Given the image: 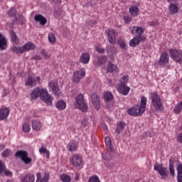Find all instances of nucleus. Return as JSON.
Here are the masks:
<instances>
[{
	"label": "nucleus",
	"instance_id": "1",
	"mask_svg": "<svg viewBox=\"0 0 182 182\" xmlns=\"http://www.w3.org/2000/svg\"><path fill=\"white\" fill-rule=\"evenodd\" d=\"M38 97H41V100L48 106H50L53 102L52 95L48 93V90L41 87H36L31 91V98L32 100H36Z\"/></svg>",
	"mask_w": 182,
	"mask_h": 182
},
{
	"label": "nucleus",
	"instance_id": "2",
	"mask_svg": "<svg viewBox=\"0 0 182 182\" xmlns=\"http://www.w3.org/2000/svg\"><path fill=\"white\" fill-rule=\"evenodd\" d=\"M147 105V99L145 97H142L141 99L140 106L138 105L129 108L127 110L129 116H141L144 112H146V106Z\"/></svg>",
	"mask_w": 182,
	"mask_h": 182
},
{
	"label": "nucleus",
	"instance_id": "3",
	"mask_svg": "<svg viewBox=\"0 0 182 182\" xmlns=\"http://www.w3.org/2000/svg\"><path fill=\"white\" fill-rule=\"evenodd\" d=\"M151 99L152 101V105L156 112L164 110V107H163V102H161V98H160V95H157V92L152 93Z\"/></svg>",
	"mask_w": 182,
	"mask_h": 182
},
{
	"label": "nucleus",
	"instance_id": "4",
	"mask_svg": "<svg viewBox=\"0 0 182 182\" xmlns=\"http://www.w3.org/2000/svg\"><path fill=\"white\" fill-rule=\"evenodd\" d=\"M75 106L77 109L82 110V112H87V105L85 101L83 95L80 94L76 97Z\"/></svg>",
	"mask_w": 182,
	"mask_h": 182
},
{
	"label": "nucleus",
	"instance_id": "5",
	"mask_svg": "<svg viewBox=\"0 0 182 182\" xmlns=\"http://www.w3.org/2000/svg\"><path fill=\"white\" fill-rule=\"evenodd\" d=\"M154 170L159 172L162 180H166V178H167L168 176V169H167V168L163 167L161 165L156 163L154 165Z\"/></svg>",
	"mask_w": 182,
	"mask_h": 182
},
{
	"label": "nucleus",
	"instance_id": "6",
	"mask_svg": "<svg viewBox=\"0 0 182 182\" xmlns=\"http://www.w3.org/2000/svg\"><path fill=\"white\" fill-rule=\"evenodd\" d=\"M171 59L176 63H182V51L181 50L171 49L169 50Z\"/></svg>",
	"mask_w": 182,
	"mask_h": 182
},
{
	"label": "nucleus",
	"instance_id": "7",
	"mask_svg": "<svg viewBox=\"0 0 182 182\" xmlns=\"http://www.w3.org/2000/svg\"><path fill=\"white\" fill-rule=\"evenodd\" d=\"M16 157H19L25 163V164H29L32 162V159L28 157V152L25 151H17L15 154Z\"/></svg>",
	"mask_w": 182,
	"mask_h": 182
},
{
	"label": "nucleus",
	"instance_id": "8",
	"mask_svg": "<svg viewBox=\"0 0 182 182\" xmlns=\"http://www.w3.org/2000/svg\"><path fill=\"white\" fill-rule=\"evenodd\" d=\"M48 87L55 96H60V89H59L58 82H56L55 80L50 81L48 83Z\"/></svg>",
	"mask_w": 182,
	"mask_h": 182
},
{
	"label": "nucleus",
	"instance_id": "9",
	"mask_svg": "<svg viewBox=\"0 0 182 182\" xmlns=\"http://www.w3.org/2000/svg\"><path fill=\"white\" fill-rule=\"evenodd\" d=\"M140 42H146V36H136L133 39L129 41V46L134 48L140 44Z\"/></svg>",
	"mask_w": 182,
	"mask_h": 182
},
{
	"label": "nucleus",
	"instance_id": "10",
	"mask_svg": "<svg viewBox=\"0 0 182 182\" xmlns=\"http://www.w3.org/2000/svg\"><path fill=\"white\" fill-rule=\"evenodd\" d=\"M41 82V77L38 76L36 77H28L26 81L25 85L30 86L31 87H33L36 86L38 84L39 85Z\"/></svg>",
	"mask_w": 182,
	"mask_h": 182
},
{
	"label": "nucleus",
	"instance_id": "11",
	"mask_svg": "<svg viewBox=\"0 0 182 182\" xmlns=\"http://www.w3.org/2000/svg\"><path fill=\"white\" fill-rule=\"evenodd\" d=\"M106 33L108 36V42L112 45H116V38L117 36V33L116 31L113 30V28H109Z\"/></svg>",
	"mask_w": 182,
	"mask_h": 182
},
{
	"label": "nucleus",
	"instance_id": "12",
	"mask_svg": "<svg viewBox=\"0 0 182 182\" xmlns=\"http://www.w3.org/2000/svg\"><path fill=\"white\" fill-rule=\"evenodd\" d=\"M85 75H86V73L85 72V70H83V68L75 71L73 73V82L79 83V82H80V79H82V77H83Z\"/></svg>",
	"mask_w": 182,
	"mask_h": 182
},
{
	"label": "nucleus",
	"instance_id": "13",
	"mask_svg": "<svg viewBox=\"0 0 182 182\" xmlns=\"http://www.w3.org/2000/svg\"><path fill=\"white\" fill-rule=\"evenodd\" d=\"M168 60H170L168 53H167L166 52H164L161 55L160 59L158 61V65H159V66H166V65H167V63H168Z\"/></svg>",
	"mask_w": 182,
	"mask_h": 182
},
{
	"label": "nucleus",
	"instance_id": "14",
	"mask_svg": "<svg viewBox=\"0 0 182 182\" xmlns=\"http://www.w3.org/2000/svg\"><path fill=\"white\" fill-rule=\"evenodd\" d=\"M92 102L94 105L95 109L99 110L100 109V96L97 93H93L91 95Z\"/></svg>",
	"mask_w": 182,
	"mask_h": 182
},
{
	"label": "nucleus",
	"instance_id": "15",
	"mask_svg": "<svg viewBox=\"0 0 182 182\" xmlns=\"http://www.w3.org/2000/svg\"><path fill=\"white\" fill-rule=\"evenodd\" d=\"M71 163L74 167H80L83 163V159L78 154H75L72 158Z\"/></svg>",
	"mask_w": 182,
	"mask_h": 182
},
{
	"label": "nucleus",
	"instance_id": "16",
	"mask_svg": "<svg viewBox=\"0 0 182 182\" xmlns=\"http://www.w3.org/2000/svg\"><path fill=\"white\" fill-rule=\"evenodd\" d=\"M129 29L131 30V33H137L136 36H143V35L141 34L144 33V30L143 29L142 27L140 26H132L130 27Z\"/></svg>",
	"mask_w": 182,
	"mask_h": 182
},
{
	"label": "nucleus",
	"instance_id": "17",
	"mask_svg": "<svg viewBox=\"0 0 182 182\" xmlns=\"http://www.w3.org/2000/svg\"><path fill=\"white\" fill-rule=\"evenodd\" d=\"M11 109L9 107H2L1 109V120H6L8 119V116H9V112Z\"/></svg>",
	"mask_w": 182,
	"mask_h": 182
},
{
	"label": "nucleus",
	"instance_id": "18",
	"mask_svg": "<svg viewBox=\"0 0 182 182\" xmlns=\"http://www.w3.org/2000/svg\"><path fill=\"white\" fill-rule=\"evenodd\" d=\"M106 51H107V55H109V56H114V55H117V53L116 47H114V46H112V45H108L106 47Z\"/></svg>",
	"mask_w": 182,
	"mask_h": 182
},
{
	"label": "nucleus",
	"instance_id": "19",
	"mask_svg": "<svg viewBox=\"0 0 182 182\" xmlns=\"http://www.w3.org/2000/svg\"><path fill=\"white\" fill-rule=\"evenodd\" d=\"M34 19L36 22H40V25L42 26H45V25H46V22H48L46 18L42 16V14L36 15Z\"/></svg>",
	"mask_w": 182,
	"mask_h": 182
},
{
	"label": "nucleus",
	"instance_id": "20",
	"mask_svg": "<svg viewBox=\"0 0 182 182\" xmlns=\"http://www.w3.org/2000/svg\"><path fill=\"white\" fill-rule=\"evenodd\" d=\"M118 92L122 95L127 96V95H129V92H130V87H127V85H119Z\"/></svg>",
	"mask_w": 182,
	"mask_h": 182
},
{
	"label": "nucleus",
	"instance_id": "21",
	"mask_svg": "<svg viewBox=\"0 0 182 182\" xmlns=\"http://www.w3.org/2000/svg\"><path fill=\"white\" fill-rule=\"evenodd\" d=\"M37 180L36 182H48L49 181V173H45V176L42 178V174L41 173H38L36 174Z\"/></svg>",
	"mask_w": 182,
	"mask_h": 182
},
{
	"label": "nucleus",
	"instance_id": "22",
	"mask_svg": "<svg viewBox=\"0 0 182 182\" xmlns=\"http://www.w3.org/2000/svg\"><path fill=\"white\" fill-rule=\"evenodd\" d=\"M80 60L85 65L89 63V61L90 60V55H89V53H82L80 58Z\"/></svg>",
	"mask_w": 182,
	"mask_h": 182
},
{
	"label": "nucleus",
	"instance_id": "23",
	"mask_svg": "<svg viewBox=\"0 0 182 182\" xmlns=\"http://www.w3.org/2000/svg\"><path fill=\"white\" fill-rule=\"evenodd\" d=\"M36 46L32 42H28L23 46V52H28V50H33Z\"/></svg>",
	"mask_w": 182,
	"mask_h": 182
},
{
	"label": "nucleus",
	"instance_id": "24",
	"mask_svg": "<svg viewBox=\"0 0 182 182\" xmlns=\"http://www.w3.org/2000/svg\"><path fill=\"white\" fill-rule=\"evenodd\" d=\"M1 174H5L8 177H12V172L6 168H5V164L1 163Z\"/></svg>",
	"mask_w": 182,
	"mask_h": 182
},
{
	"label": "nucleus",
	"instance_id": "25",
	"mask_svg": "<svg viewBox=\"0 0 182 182\" xmlns=\"http://www.w3.org/2000/svg\"><path fill=\"white\" fill-rule=\"evenodd\" d=\"M10 36H11V41L16 45H18L19 43V38H18V36L16 35V33L14 31H10Z\"/></svg>",
	"mask_w": 182,
	"mask_h": 182
},
{
	"label": "nucleus",
	"instance_id": "26",
	"mask_svg": "<svg viewBox=\"0 0 182 182\" xmlns=\"http://www.w3.org/2000/svg\"><path fill=\"white\" fill-rule=\"evenodd\" d=\"M8 48V42L6 38L2 34L1 35V50H5Z\"/></svg>",
	"mask_w": 182,
	"mask_h": 182
},
{
	"label": "nucleus",
	"instance_id": "27",
	"mask_svg": "<svg viewBox=\"0 0 182 182\" xmlns=\"http://www.w3.org/2000/svg\"><path fill=\"white\" fill-rule=\"evenodd\" d=\"M21 182H35V176L32 174H26L21 179Z\"/></svg>",
	"mask_w": 182,
	"mask_h": 182
},
{
	"label": "nucleus",
	"instance_id": "28",
	"mask_svg": "<svg viewBox=\"0 0 182 182\" xmlns=\"http://www.w3.org/2000/svg\"><path fill=\"white\" fill-rule=\"evenodd\" d=\"M168 9L170 14H173L174 15L178 12V5L171 3Z\"/></svg>",
	"mask_w": 182,
	"mask_h": 182
},
{
	"label": "nucleus",
	"instance_id": "29",
	"mask_svg": "<svg viewBox=\"0 0 182 182\" xmlns=\"http://www.w3.org/2000/svg\"><path fill=\"white\" fill-rule=\"evenodd\" d=\"M105 141L107 149H109V150H110L111 151H114V148L113 147V145H112V139H110V137L109 136L105 137Z\"/></svg>",
	"mask_w": 182,
	"mask_h": 182
},
{
	"label": "nucleus",
	"instance_id": "30",
	"mask_svg": "<svg viewBox=\"0 0 182 182\" xmlns=\"http://www.w3.org/2000/svg\"><path fill=\"white\" fill-rule=\"evenodd\" d=\"M129 12L132 16H137V15H139V8L132 6L129 8Z\"/></svg>",
	"mask_w": 182,
	"mask_h": 182
},
{
	"label": "nucleus",
	"instance_id": "31",
	"mask_svg": "<svg viewBox=\"0 0 182 182\" xmlns=\"http://www.w3.org/2000/svg\"><path fill=\"white\" fill-rule=\"evenodd\" d=\"M112 158H113V154H112V152L104 151L102 153L103 160H105L106 161H109V160H112Z\"/></svg>",
	"mask_w": 182,
	"mask_h": 182
},
{
	"label": "nucleus",
	"instance_id": "32",
	"mask_svg": "<svg viewBox=\"0 0 182 182\" xmlns=\"http://www.w3.org/2000/svg\"><path fill=\"white\" fill-rule=\"evenodd\" d=\"M32 127L33 130H36V132H39V130H41V127H42V125L41 124V122H39V121L33 120Z\"/></svg>",
	"mask_w": 182,
	"mask_h": 182
},
{
	"label": "nucleus",
	"instance_id": "33",
	"mask_svg": "<svg viewBox=\"0 0 182 182\" xmlns=\"http://www.w3.org/2000/svg\"><path fill=\"white\" fill-rule=\"evenodd\" d=\"M117 43L122 50H124V49H126V47L127 46V45L126 44V41H124V39H123V38L122 37L118 38Z\"/></svg>",
	"mask_w": 182,
	"mask_h": 182
},
{
	"label": "nucleus",
	"instance_id": "34",
	"mask_svg": "<svg viewBox=\"0 0 182 182\" xmlns=\"http://www.w3.org/2000/svg\"><path fill=\"white\" fill-rule=\"evenodd\" d=\"M107 62V57L106 55H102L98 58L97 66H102V65H105Z\"/></svg>",
	"mask_w": 182,
	"mask_h": 182
},
{
	"label": "nucleus",
	"instance_id": "35",
	"mask_svg": "<svg viewBox=\"0 0 182 182\" xmlns=\"http://www.w3.org/2000/svg\"><path fill=\"white\" fill-rule=\"evenodd\" d=\"M55 106L58 110H63L64 109H66V102L63 100H59L56 103Z\"/></svg>",
	"mask_w": 182,
	"mask_h": 182
},
{
	"label": "nucleus",
	"instance_id": "36",
	"mask_svg": "<svg viewBox=\"0 0 182 182\" xmlns=\"http://www.w3.org/2000/svg\"><path fill=\"white\" fill-rule=\"evenodd\" d=\"M125 126L124 123L119 122L117 125L116 133H117V134H120V133L124 129Z\"/></svg>",
	"mask_w": 182,
	"mask_h": 182
},
{
	"label": "nucleus",
	"instance_id": "37",
	"mask_svg": "<svg viewBox=\"0 0 182 182\" xmlns=\"http://www.w3.org/2000/svg\"><path fill=\"white\" fill-rule=\"evenodd\" d=\"M11 50L12 52H15L16 53H23V47H16L15 46H13V47H11Z\"/></svg>",
	"mask_w": 182,
	"mask_h": 182
},
{
	"label": "nucleus",
	"instance_id": "38",
	"mask_svg": "<svg viewBox=\"0 0 182 182\" xmlns=\"http://www.w3.org/2000/svg\"><path fill=\"white\" fill-rule=\"evenodd\" d=\"M108 72H116V70H117V65H113V63H108Z\"/></svg>",
	"mask_w": 182,
	"mask_h": 182
},
{
	"label": "nucleus",
	"instance_id": "39",
	"mask_svg": "<svg viewBox=\"0 0 182 182\" xmlns=\"http://www.w3.org/2000/svg\"><path fill=\"white\" fill-rule=\"evenodd\" d=\"M16 22L18 23V25H23L25 24L26 20L25 18L22 16H20L19 17L16 18L15 17Z\"/></svg>",
	"mask_w": 182,
	"mask_h": 182
},
{
	"label": "nucleus",
	"instance_id": "40",
	"mask_svg": "<svg viewBox=\"0 0 182 182\" xmlns=\"http://www.w3.org/2000/svg\"><path fill=\"white\" fill-rule=\"evenodd\" d=\"M104 99L105 102H110L113 99V95L107 92L104 94Z\"/></svg>",
	"mask_w": 182,
	"mask_h": 182
},
{
	"label": "nucleus",
	"instance_id": "41",
	"mask_svg": "<svg viewBox=\"0 0 182 182\" xmlns=\"http://www.w3.org/2000/svg\"><path fill=\"white\" fill-rule=\"evenodd\" d=\"M69 151H75L76 149H77V145H76V142H71L68 145Z\"/></svg>",
	"mask_w": 182,
	"mask_h": 182
},
{
	"label": "nucleus",
	"instance_id": "42",
	"mask_svg": "<svg viewBox=\"0 0 182 182\" xmlns=\"http://www.w3.org/2000/svg\"><path fill=\"white\" fill-rule=\"evenodd\" d=\"M22 129L24 133H28V132H31V124L29 123H24Z\"/></svg>",
	"mask_w": 182,
	"mask_h": 182
},
{
	"label": "nucleus",
	"instance_id": "43",
	"mask_svg": "<svg viewBox=\"0 0 182 182\" xmlns=\"http://www.w3.org/2000/svg\"><path fill=\"white\" fill-rule=\"evenodd\" d=\"M48 41L51 43H55L56 42V37L53 33H50L48 34Z\"/></svg>",
	"mask_w": 182,
	"mask_h": 182
},
{
	"label": "nucleus",
	"instance_id": "44",
	"mask_svg": "<svg viewBox=\"0 0 182 182\" xmlns=\"http://www.w3.org/2000/svg\"><path fill=\"white\" fill-rule=\"evenodd\" d=\"M39 151L43 154H46V157L47 159H49V151H48V149H46V147L42 146L41 148L39 149Z\"/></svg>",
	"mask_w": 182,
	"mask_h": 182
},
{
	"label": "nucleus",
	"instance_id": "45",
	"mask_svg": "<svg viewBox=\"0 0 182 182\" xmlns=\"http://www.w3.org/2000/svg\"><path fill=\"white\" fill-rule=\"evenodd\" d=\"M60 180L63 182H70L72 178H70V176L66 174H63L60 176Z\"/></svg>",
	"mask_w": 182,
	"mask_h": 182
},
{
	"label": "nucleus",
	"instance_id": "46",
	"mask_svg": "<svg viewBox=\"0 0 182 182\" xmlns=\"http://www.w3.org/2000/svg\"><path fill=\"white\" fill-rule=\"evenodd\" d=\"M128 80H129V76H127V75L123 76V77L121 78L120 85H127Z\"/></svg>",
	"mask_w": 182,
	"mask_h": 182
},
{
	"label": "nucleus",
	"instance_id": "47",
	"mask_svg": "<svg viewBox=\"0 0 182 182\" xmlns=\"http://www.w3.org/2000/svg\"><path fill=\"white\" fill-rule=\"evenodd\" d=\"M9 16H16V9L11 8L8 12Z\"/></svg>",
	"mask_w": 182,
	"mask_h": 182
},
{
	"label": "nucleus",
	"instance_id": "48",
	"mask_svg": "<svg viewBox=\"0 0 182 182\" xmlns=\"http://www.w3.org/2000/svg\"><path fill=\"white\" fill-rule=\"evenodd\" d=\"M169 171L171 176H174V165L173 164L171 160L169 161Z\"/></svg>",
	"mask_w": 182,
	"mask_h": 182
},
{
	"label": "nucleus",
	"instance_id": "49",
	"mask_svg": "<svg viewBox=\"0 0 182 182\" xmlns=\"http://www.w3.org/2000/svg\"><path fill=\"white\" fill-rule=\"evenodd\" d=\"M88 182H100V181L97 176H92L89 178Z\"/></svg>",
	"mask_w": 182,
	"mask_h": 182
},
{
	"label": "nucleus",
	"instance_id": "50",
	"mask_svg": "<svg viewBox=\"0 0 182 182\" xmlns=\"http://www.w3.org/2000/svg\"><path fill=\"white\" fill-rule=\"evenodd\" d=\"M11 151L9 149H6L4 151L2 152L1 155L3 157H9Z\"/></svg>",
	"mask_w": 182,
	"mask_h": 182
},
{
	"label": "nucleus",
	"instance_id": "51",
	"mask_svg": "<svg viewBox=\"0 0 182 182\" xmlns=\"http://www.w3.org/2000/svg\"><path fill=\"white\" fill-rule=\"evenodd\" d=\"M124 21L125 23H129V22H132V17L129 15L124 16Z\"/></svg>",
	"mask_w": 182,
	"mask_h": 182
},
{
	"label": "nucleus",
	"instance_id": "52",
	"mask_svg": "<svg viewBox=\"0 0 182 182\" xmlns=\"http://www.w3.org/2000/svg\"><path fill=\"white\" fill-rule=\"evenodd\" d=\"M87 23L90 26H93V25H96V23H97V21H96L95 19H92L88 21Z\"/></svg>",
	"mask_w": 182,
	"mask_h": 182
},
{
	"label": "nucleus",
	"instance_id": "53",
	"mask_svg": "<svg viewBox=\"0 0 182 182\" xmlns=\"http://www.w3.org/2000/svg\"><path fill=\"white\" fill-rule=\"evenodd\" d=\"M41 53L43 55L45 59H49L50 58L49 55L46 53V51L45 50H41Z\"/></svg>",
	"mask_w": 182,
	"mask_h": 182
},
{
	"label": "nucleus",
	"instance_id": "54",
	"mask_svg": "<svg viewBox=\"0 0 182 182\" xmlns=\"http://www.w3.org/2000/svg\"><path fill=\"white\" fill-rule=\"evenodd\" d=\"M96 50L98 52V53H105V48L102 47H96Z\"/></svg>",
	"mask_w": 182,
	"mask_h": 182
},
{
	"label": "nucleus",
	"instance_id": "55",
	"mask_svg": "<svg viewBox=\"0 0 182 182\" xmlns=\"http://www.w3.org/2000/svg\"><path fill=\"white\" fill-rule=\"evenodd\" d=\"M150 26H157L159 25V21L157 20L149 22Z\"/></svg>",
	"mask_w": 182,
	"mask_h": 182
},
{
	"label": "nucleus",
	"instance_id": "56",
	"mask_svg": "<svg viewBox=\"0 0 182 182\" xmlns=\"http://www.w3.org/2000/svg\"><path fill=\"white\" fill-rule=\"evenodd\" d=\"M177 170H178V174H182V164L178 166Z\"/></svg>",
	"mask_w": 182,
	"mask_h": 182
},
{
	"label": "nucleus",
	"instance_id": "57",
	"mask_svg": "<svg viewBox=\"0 0 182 182\" xmlns=\"http://www.w3.org/2000/svg\"><path fill=\"white\" fill-rule=\"evenodd\" d=\"M7 27L9 28L10 31H14V23H8Z\"/></svg>",
	"mask_w": 182,
	"mask_h": 182
},
{
	"label": "nucleus",
	"instance_id": "58",
	"mask_svg": "<svg viewBox=\"0 0 182 182\" xmlns=\"http://www.w3.org/2000/svg\"><path fill=\"white\" fill-rule=\"evenodd\" d=\"M177 139H178V141H179V143H182V132L181 134H179Z\"/></svg>",
	"mask_w": 182,
	"mask_h": 182
},
{
	"label": "nucleus",
	"instance_id": "59",
	"mask_svg": "<svg viewBox=\"0 0 182 182\" xmlns=\"http://www.w3.org/2000/svg\"><path fill=\"white\" fill-rule=\"evenodd\" d=\"M178 182H182V174L178 173Z\"/></svg>",
	"mask_w": 182,
	"mask_h": 182
},
{
	"label": "nucleus",
	"instance_id": "60",
	"mask_svg": "<svg viewBox=\"0 0 182 182\" xmlns=\"http://www.w3.org/2000/svg\"><path fill=\"white\" fill-rule=\"evenodd\" d=\"M34 59H38V60H41L42 57H41L40 55H36V56L34 57Z\"/></svg>",
	"mask_w": 182,
	"mask_h": 182
},
{
	"label": "nucleus",
	"instance_id": "61",
	"mask_svg": "<svg viewBox=\"0 0 182 182\" xmlns=\"http://www.w3.org/2000/svg\"><path fill=\"white\" fill-rule=\"evenodd\" d=\"M53 1H54L55 4H60V2H62V0H53Z\"/></svg>",
	"mask_w": 182,
	"mask_h": 182
},
{
	"label": "nucleus",
	"instance_id": "62",
	"mask_svg": "<svg viewBox=\"0 0 182 182\" xmlns=\"http://www.w3.org/2000/svg\"><path fill=\"white\" fill-rule=\"evenodd\" d=\"M167 1H168L169 4H171V2H176L177 0H167Z\"/></svg>",
	"mask_w": 182,
	"mask_h": 182
},
{
	"label": "nucleus",
	"instance_id": "63",
	"mask_svg": "<svg viewBox=\"0 0 182 182\" xmlns=\"http://www.w3.org/2000/svg\"><path fill=\"white\" fill-rule=\"evenodd\" d=\"M121 2L126 4V2H129V0H121Z\"/></svg>",
	"mask_w": 182,
	"mask_h": 182
},
{
	"label": "nucleus",
	"instance_id": "64",
	"mask_svg": "<svg viewBox=\"0 0 182 182\" xmlns=\"http://www.w3.org/2000/svg\"><path fill=\"white\" fill-rule=\"evenodd\" d=\"M8 93H9V90H6V95H8Z\"/></svg>",
	"mask_w": 182,
	"mask_h": 182
}]
</instances>
